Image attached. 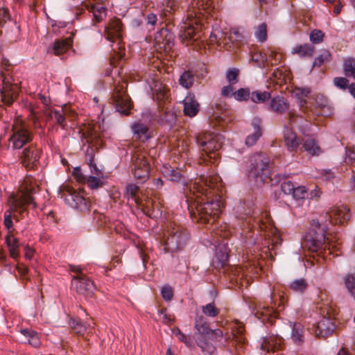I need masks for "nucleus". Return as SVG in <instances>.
I'll return each mask as SVG.
<instances>
[{"label":"nucleus","instance_id":"nucleus-1","mask_svg":"<svg viewBox=\"0 0 355 355\" xmlns=\"http://www.w3.org/2000/svg\"><path fill=\"white\" fill-rule=\"evenodd\" d=\"M221 188V178L218 175L202 177L195 183L196 202L189 205L193 220L201 224H213L216 221L223 207L219 195Z\"/></svg>","mask_w":355,"mask_h":355},{"label":"nucleus","instance_id":"nucleus-2","mask_svg":"<svg viewBox=\"0 0 355 355\" xmlns=\"http://www.w3.org/2000/svg\"><path fill=\"white\" fill-rule=\"evenodd\" d=\"M38 189V186L33 182L31 178H26L20 186L19 191L21 194L19 196L12 195L8 198L9 209L4 214V225L7 229L12 226V213L18 211L22 214L26 210V205H33L36 207V203L34 202L31 194L35 193Z\"/></svg>","mask_w":355,"mask_h":355},{"label":"nucleus","instance_id":"nucleus-3","mask_svg":"<svg viewBox=\"0 0 355 355\" xmlns=\"http://www.w3.org/2000/svg\"><path fill=\"white\" fill-rule=\"evenodd\" d=\"M327 224H321L318 220H313L311 227L305 236L303 245L309 251L316 252L318 255L326 256L333 253L334 246L327 242Z\"/></svg>","mask_w":355,"mask_h":355},{"label":"nucleus","instance_id":"nucleus-4","mask_svg":"<svg viewBox=\"0 0 355 355\" xmlns=\"http://www.w3.org/2000/svg\"><path fill=\"white\" fill-rule=\"evenodd\" d=\"M191 7L195 17L192 14L189 17L188 21H185L181 27L180 37L184 42L186 40H196L199 37L200 25L198 24L197 15H202L203 12L209 13L212 10L211 0H192ZM200 17H198L199 18Z\"/></svg>","mask_w":355,"mask_h":355},{"label":"nucleus","instance_id":"nucleus-5","mask_svg":"<svg viewBox=\"0 0 355 355\" xmlns=\"http://www.w3.org/2000/svg\"><path fill=\"white\" fill-rule=\"evenodd\" d=\"M196 141L204 152L200 157L198 163L214 164L218 157V153L216 152L222 147V136L214 132H204L197 136Z\"/></svg>","mask_w":355,"mask_h":355},{"label":"nucleus","instance_id":"nucleus-6","mask_svg":"<svg viewBox=\"0 0 355 355\" xmlns=\"http://www.w3.org/2000/svg\"><path fill=\"white\" fill-rule=\"evenodd\" d=\"M164 250L170 252H176L182 250L189 240L187 230L173 222L168 225L164 233Z\"/></svg>","mask_w":355,"mask_h":355},{"label":"nucleus","instance_id":"nucleus-7","mask_svg":"<svg viewBox=\"0 0 355 355\" xmlns=\"http://www.w3.org/2000/svg\"><path fill=\"white\" fill-rule=\"evenodd\" d=\"M122 23L119 19H111L105 27V37L110 42H117L116 46L112 47L113 56L110 58V64L115 66L116 61L121 60L125 55V48L121 44V42Z\"/></svg>","mask_w":355,"mask_h":355},{"label":"nucleus","instance_id":"nucleus-8","mask_svg":"<svg viewBox=\"0 0 355 355\" xmlns=\"http://www.w3.org/2000/svg\"><path fill=\"white\" fill-rule=\"evenodd\" d=\"M131 171L135 179L146 182L150 175V166L148 153L144 149L137 148L131 156Z\"/></svg>","mask_w":355,"mask_h":355},{"label":"nucleus","instance_id":"nucleus-9","mask_svg":"<svg viewBox=\"0 0 355 355\" xmlns=\"http://www.w3.org/2000/svg\"><path fill=\"white\" fill-rule=\"evenodd\" d=\"M249 173L250 178H260L263 182L269 175L270 159L263 153H256L249 158Z\"/></svg>","mask_w":355,"mask_h":355},{"label":"nucleus","instance_id":"nucleus-10","mask_svg":"<svg viewBox=\"0 0 355 355\" xmlns=\"http://www.w3.org/2000/svg\"><path fill=\"white\" fill-rule=\"evenodd\" d=\"M62 198L69 206L74 209H79L82 212L89 211L90 201L85 198L81 190L76 191L69 186H66L63 189Z\"/></svg>","mask_w":355,"mask_h":355},{"label":"nucleus","instance_id":"nucleus-11","mask_svg":"<svg viewBox=\"0 0 355 355\" xmlns=\"http://www.w3.org/2000/svg\"><path fill=\"white\" fill-rule=\"evenodd\" d=\"M9 142L13 149H19L31 141V135L21 119H16L12 127Z\"/></svg>","mask_w":355,"mask_h":355},{"label":"nucleus","instance_id":"nucleus-12","mask_svg":"<svg viewBox=\"0 0 355 355\" xmlns=\"http://www.w3.org/2000/svg\"><path fill=\"white\" fill-rule=\"evenodd\" d=\"M322 314L326 313L327 317L324 316L317 324L316 326L313 325V331L316 336L326 337L331 335L335 328L336 324L334 322V312L335 310L331 307H320Z\"/></svg>","mask_w":355,"mask_h":355},{"label":"nucleus","instance_id":"nucleus-13","mask_svg":"<svg viewBox=\"0 0 355 355\" xmlns=\"http://www.w3.org/2000/svg\"><path fill=\"white\" fill-rule=\"evenodd\" d=\"M112 99L116 111L124 115L130 114L132 104L123 85L116 86L112 93Z\"/></svg>","mask_w":355,"mask_h":355},{"label":"nucleus","instance_id":"nucleus-14","mask_svg":"<svg viewBox=\"0 0 355 355\" xmlns=\"http://www.w3.org/2000/svg\"><path fill=\"white\" fill-rule=\"evenodd\" d=\"M71 286L76 292L85 297H92L96 291V286L85 275L73 276Z\"/></svg>","mask_w":355,"mask_h":355},{"label":"nucleus","instance_id":"nucleus-15","mask_svg":"<svg viewBox=\"0 0 355 355\" xmlns=\"http://www.w3.org/2000/svg\"><path fill=\"white\" fill-rule=\"evenodd\" d=\"M349 208L346 205L334 207L326 212L322 217L325 222L328 221L332 225H343L350 219Z\"/></svg>","mask_w":355,"mask_h":355},{"label":"nucleus","instance_id":"nucleus-16","mask_svg":"<svg viewBox=\"0 0 355 355\" xmlns=\"http://www.w3.org/2000/svg\"><path fill=\"white\" fill-rule=\"evenodd\" d=\"M41 149L35 145L26 147L20 157L21 163L28 169H35L39 163Z\"/></svg>","mask_w":355,"mask_h":355},{"label":"nucleus","instance_id":"nucleus-17","mask_svg":"<svg viewBox=\"0 0 355 355\" xmlns=\"http://www.w3.org/2000/svg\"><path fill=\"white\" fill-rule=\"evenodd\" d=\"M96 125H84L78 129L80 139L83 144H91L95 146L101 145L100 133L96 130Z\"/></svg>","mask_w":355,"mask_h":355},{"label":"nucleus","instance_id":"nucleus-18","mask_svg":"<svg viewBox=\"0 0 355 355\" xmlns=\"http://www.w3.org/2000/svg\"><path fill=\"white\" fill-rule=\"evenodd\" d=\"M83 6L92 13V24L95 25L101 22L107 16V8L99 3H96L95 0H86L83 3Z\"/></svg>","mask_w":355,"mask_h":355},{"label":"nucleus","instance_id":"nucleus-19","mask_svg":"<svg viewBox=\"0 0 355 355\" xmlns=\"http://www.w3.org/2000/svg\"><path fill=\"white\" fill-rule=\"evenodd\" d=\"M242 39L241 34L237 30H231L228 35H224L221 31L217 33H211L209 36V40L211 43H218L219 45L221 44H227L229 42L234 43L240 41Z\"/></svg>","mask_w":355,"mask_h":355},{"label":"nucleus","instance_id":"nucleus-20","mask_svg":"<svg viewBox=\"0 0 355 355\" xmlns=\"http://www.w3.org/2000/svg\"><path fill=\"white\" fill-rule=\"evenodd\" d=\"M182 103L184 105L183 112L185 116L193 117L199 112L200 104L193 94L189 92Z\"/></svg>","mask_w":355,"mask_h":355},{"label":"nucleus","instance_id":"nucleus-21","mask_svg":"<svg viewBox=\"0 0 355 355\" xmlns=\"http://www.w3.org/2000/svg\"><path fill=\"white\" fill-rule=\"evenodd\" d=\"M165 101L158 103L157 117L162 123L171 124L175 121L176 115L170 107L165 106Z\"/></svg>","mask_w":355,"mask_h":355},{"label":"nucleus","instance_id":"nucleus-22","mask_svg":"<svg viewBox=\"0 0 355 355\" xmlns=\"http://www.w3.org/2000/svg\"><path fill=\"white\" fill-rule=\"evenodd\" d=\"M289 108L287 101L282 96H276L271 98L268 109L271 112L282 114Z\"/></svg>","mask_w":355,"mask_h":355},{"label":"nucleus","instance_id":"nucleus-23","mask_svg":"<svg viewBox=\"0 0 355 355\" xmlns=\"http://www.w3.org/2000/svg\"><path fill=\"white\" fill-rule=\"evenodd\" d=\"M131 128L134 133V137L142 142L152 137V132L150 131L148 127L144 123H135Z\"/></svg>","mask_w":355,"mask_h":355},{"label":"nucleus","instance_id":"nucleus-24","mask_svg":"<svg viewBox=\"0 0 355 355\" xmlns=\"http://www.w3.org/2000/svg\"><path fill=\"white\" fill-rule=\"evenodd\" d=\"M284 139L287 149L291 151H296L302 141H300L296 134L291 130L286 128L284 133Z\"/></svg>","mask_w":355,"mask_h":355},{"label":"nucleus","instance_id":"nucleus-25","mask_svg":"<svg viewBox=\"0 0 355 355\" xmlns=\"http://www.w3.org/2000/svg\"><path fill=\"white\" fill-rule=\"evenodd\" d=\"M274 309L269 306H259L254 311V315L263 322H268L272 324L275 320Z\"/></svg>","mask_w":355,"mask_h":355},{"label":"nucleus","instance_id":"nucleus-26","mask_svg":"<svg viewBox=\"0 0 355 355\" xmlns=\"http://www.w3.org/2000/svg\"><path fill=\"white\" fill-rule=\"evenodd\" d=\"M251 125L253 129L252 132L249 134L245 139V144L248 147L254 146L262 135L261 121L259 119H254Z\"/></svg>","mask_w":355,"mask_h":355},{"label":"nucleus","instance_id":"nucleus-27","mask_svg":"<svg viewBox=\"0 0 355 355\" xmlns=\"http://www.w3.org/2000/svg\"><path fill=\"white\" fill-rule=\"evenodd\" d=\"M302 148L311 156L320 155L322 150L318 142L311 137H308L302 141Z\"/></svg>","mask_w":355,"mask_h":355},{"label":"nucleus","instance_id":"nucleus-28","mask_svg":"<svg viewBox=\"0 0 355 355\" xmlns=\"http://www.w3.org/2000/svg\"><path fill=\"white\" fill-rule=\"evenodd\" d=\"M73 38L69 36L64 39L56 40L53 43V52L55 55H61L67 51L72 46Z\"/></svg>","mask_w":355,"mask_h":355},{"label":"nucleus","instance_id":"nucleus-29","mask_svg":"<svg viewBox=\"0 0 355 355\" xmlns=\"http://www.w3.org/2000/svg\"><path fill=\"white\" fill-rule=\"evenodd\" d=\"M163 175L170 181L180 182L184 178L183 172L178 168H174L170 166H163L161 169Z\"/></svg>","mask_w":355,"mask_h":355},{"label":"nucleus","instance_id":"nucleus-30","mask_svg":"<svg viewBox=\"0 0 355 355\" xmlns=\"http://www.w3.org/2000/svg\"><path fill=\"white\" fill-rule=\"evenodd\" d=\"M6 242L8 248L10 256L14 259H17L19 256V240L15 238L13 235L8 234L6 236Z\"/></svg>","mask_w":355,"mask_h":355},{"label":"nucleus","instance_id":"nucleus-31","mask_svg":"<svg viewBox=\"0 0 355 355\" xmlns=\"http://www.w3.org/2000/svg\"><path fill=\"white\" fill-rule=\"evenodd\" d=\"M291 338L297 345L302 344L304 340V327L298 322H293L291 325Z\"/></svg>","mask_w":355,"mask_h":355},{"label":"nucleus","instance_id":"nucleus-32","mask_svg":"<svg viewBox=\"0 0 355 355\" xmlns=\"http://www.w3.org/2000/svg\"><path fill=\"white\" fill-rule=\"evenodd\" d=\"M194 327L197 331V334L202 337H207L211 331L206 318L202 315L196 318Z\"/></svg>","mask_w":355,"mask_h":355},{"label":"nucleus","instance_id":"nucleus-33","mask_svg":"<svg viewBox=\"0 0 355 355\" xmlns=\"http://www.w3.org/2000/svg\"><path fill=\"white\" fill-rule=\"evenodd\" d=\"M20 332L28 338V343L33 347H37L40 345L41 342L35 331L29 329H21Z\"/></svg>","mask_w":355,"mask_h":355},{"label":"nucleus","instance_id":"nucleus-34","mask_svg":"<svg viewBox=\"0 0 355 355\" xmlns=\"http://www.w3.org/2000/svg\"><path fill=\"white\" fill-rule=\"evenodd\" d=\"M281 342V338L277 336L275 338L270 336L263 340L261 345V347L263 350H267L268 352L270 350L273 351L280 345Z\"/></svg>","mask_w":355,"mask_h":355},{"label":"nucleus","instance_id":"nucleus-35","mask_svg":"<svg viewBox=\"0 0 355 355\" xmlns=\"http://www.w3.org/2000/svg\"><path fill=\"white\" fill-rule=\"evenodd\" d=\"M343 72L347 77H352L355 80V58L349 57L343 62Z\"/></svg>","mask_w":355,"mask_h":355},{"label":"nucleus","instance_id":"nucleus-36","mask_svg":"<svg viewBox=\"0 0 355 355\" xmlns=\"http://www.w3.org/2000/svg\"><path fill=\"white\" fill-rule=\"evenodd\" d=\"M271 98V94L268 92L254 91L251 92L250 100L255 103H263Z\"/></svg>","mask_w":355,"mask_h":355},{"label":"nucleus","instance_id":"nucleus-37","mask_svg":"<svg viewBox=\"0 0 355 355\" xmlns=\"http://www.w3.org/2000/svg\"><path fill=\"white\" fill-rule=\"evenodd\" d=\"M193 82L194 76L190 71H184L179 79L180 85L186 89L191 87L193 85Z\"/></svg>","mask_w":355,"mask_h":355},{"label":"nucleus","instance_id":"nucleus-38","mask_svg":"<svg viewBox=\"0 0 355 355\" xmlns=\"http://www.w3.org/2000/svg\"><path fill=\"white\" fill-rule=\"evenodd\" d=\"M293 52L301 57L311 56L314 52V46L309 44H304L295 46Z\"/></svg>","mask_w":355,"mask_h":355},{"label":"nucleus","instance_id":"nucleus-39","mask_svg":"<svg viewBox=\"0 0 355 355\" xmlns=\"http://www.w3.org/2000/svg\"><path fill=\"white\" fill-rule=\"evenodd\" d=\"M67 106L61 108V110H55L51 113V118L54 119L57 123H58L63 128L65 127V116L64 115L67 114Z\"/></svg>","mask_w":355,"mask_h":355},{"label":"nucleus","instance_id":"nucleus-40","mask_svg":"<svg viewBox=\"0 0 355 355\" xmlns=\"http://www.w3.org/2000/svg\"><path fill=\"white\" fill-rule=\"evenodd\" d=\"M331 60V54L329 50L322 49L320 51V55L315 59L313 67H320L322 64L330 62Z\"/></svg>","mask_w":355,"mask_h":355},{"label":"nucleus","instance_id":"nucleus-41","mask_svg":"<svg viewBox=\"0 0 355 355\" xmlns=\"http://www.w3.org/2000/svg\"><path fill=\"white\" fill-rule=\"evenodd\" d=\"M163 6V13L166 17L168 15L178 10L179 3L177 0H164Z\"/></svg>","mask_w":355,"mask_h":355},{"label":"nucleus","instance_id":"nucleus-42","mask_svg":"<svg viewBox=\"0 0 355 355\" xmlns=\"http://www.w3.org/2000/svg\"><path fill=\"white\" fill-rule=\"evenodd\" d=\"M70 327L73 330L74 333L83 336L87 331V327L85 324L79 320L71 319L69 321Z\"/></svg>","mask_w":355,"mask_h":355},{"label":"nucleus","instance_id":"nucleus-43","mask_svg":"<svg viewBox=\"0 0 355 355\" xmlns=\"http://www.w3.org/2000/svg\"><path fill=\"white\" fill-rule=\"evenodd\" d=\"M139 190V187L135 184H128L125 188V194L128 198H131L138 204L139 202L138 196Z\"/></svg>","mask_w":355,"mask_h":355},{"label":"nucleus","instance_id":"nucleus-44","mask_svg":"<svg viewBox=\"0 0 355 355\" xmlns=\"http://www.w3.org/2000/svg\"><path fill=\"white\" fill-rule=\"evenodd\" d=\"M289 287L294 292L303 293L306 290L308 284L304 279H298L292 282Z\"/></svg>","mask_w":355,"mask_h":355},{"label":"nucleus","instance_id":"nucleus-45","mask_svg":"<svg viewBox=\"0 0 355 355\" xmlns=\"http://www.w3.org/2000/svg\"><path fill=\"white\" fill-rule=\"evenodd\" d=\"M202 313L207 317L214 318L220 313V309L216 307L214 302L202 306Z\"/></svg>","mask_w":355,"mask_h":355},{"label":"nucleus","instance_id":"nucleus-46","mask_svg":"<svg viewBox=\"0 0 355 355\" xmlns=\"http://www.w3.org/2000/svg\"><path fill=\"white\" fill-rule=\"evenodd\" d=\"M172 332L178 338V339L180 341L184 343L186 345V346L189 347L192 346V341L191 337L182 333L178 327L174 328L172 330Z\"/></svg>","mask_w":355,"mask_h":355},{"label":"nucleus","instance_id":"nucleus-47","mask_svg":"<svg viewBox=\"0 0 355 355\" xmlns=\"http://www.w3.org/2000/svg\"><path fill=\"white\" fill-rule=\"evenodd\" d=\"M345 285L347 288L348 292L355 299V276L352 274H349L345 279Z\"/></svg>","mask_w":355,"mask_h":355},{"label":"nucleus","instance_id":"nucleus-48","mask_svg":"<svg viewBox=\"0 0 355 355\" xmlns=\"http://www.w3.org/2000/svg\"><path fill=\"white\" fill-rule=\"evenodd\" d=\"M235 99L239 101L250 99L251 92L249 88H241L233 93Z\"/></svg>","mask_w":355,"mask_h":355},{"label":"nucleus","instance_id":"nucleus-49","mask_svg":"<svg viewBox=\"0 0 355 355\" xmlns=\"http://www.w3.org/2000/svg\"><path fill=\"white\" fill-rule=\"evenodd\" d=\"M255 35L259 42H265L267 40V26L263 23L257 26Z\"/></svg>","mask_w":355,"mask_h":355},{"label":"nucleus","instance_id":"nucleus-50","mask_svg":"<svg viewBox=\"0 0 355 355\" xmlns=\"http://www.w3.org/2000/svg\"><path fill=\"white\" fill-rule=\"evenodd\" d=\"M196 342L197 345L201 348L202 351L204 352H207L209 354H211L215 350V347L211 343L207 342L204 339H200V338H198Z\"/></svg>","mask_w":355,"mask_h":355},{"label":"nucleus","instance_id":"nucleus-51","mask_svg":"<svg viewBox=\"0 0 355 355\" xmlns=\"http://www.w3.org/2000/svg\"><path fill=\"white\" fill-rule=\"evenodd\" d=\"M292 195L295 200H299L307 198L309 194L305 187L301 186L295 187Z\"/></svg>","mask_w":355,"mask_h":355},{"label":"nucleus","instance_id":"nucleus-52","mask_svg":"<svg viewBox=\"0 0 355 355\" xmlns=\"http://www.w3.org/2000/svg\"><path fill=\"white\" fill-rule=\"evenodd\" d=\"M239 70L236 68L230 69L227 71L226 78L230 85L236 84L238 82Z\"/></svg>","mask_w":355,"mask_h":355},{"label":"nucleus","instance_id":"nucleus-53","mask_svg":"<svg viewBox=\"0 0 355 355\" xmlns=\"http://www.w3.org/2000/svg\"><path fill=\"white\" fill-rule=\"evenodd\" d=\"M324 34L320 30L315 29L310 34V40L315 44H319L323 41Z\"/></svg>","mask_w":355,"mask_h":355},{"label":"nucleus","instance_id":"nucleus-54","mask_svg":"<svg viewBox=\"0 0 355 355\" xmlns=\"http://www.w3.org/2000/svg\"><path fill=\"white\" fill-rule=\"evenodd\" d=\"M232 341L235 343L236 345L241 347L245 342V338L243 334V331L238 329L235 332L233 333Z\"/></svg>","mask_w":355,"mask_h":355},{"label":"nucleus","instance_id":"nucleus-55","mask_svg":"<svg viewBox=\"0 0 355 355\" xmlns=\"http://www.w3.org/2000/svg\"><path fill=\"white\" fill-rule=\"evenodd\" d=\"M87 184L89 187L91 189H97L102 185L101 180L96 177L89 176L87 179H86Z\"/></svg>","mask_w":355,"mask_h":355},{"label":"nucleus","instance_id":"nucleus-56","mask_svg":"<svg viewBox=\"0 0 355 355\" xmlns=\"http://www.w3.org/2000/svg\"><path fill=\"white\" fill-rule=\"evenodd\" d=\"M207 337L214 341H220L223 337V334L219 329L214 330L211 329L209 334Z\"/></svg>","mask_w":355,"mask_h":355},{"label":"nucleus","instance_id":"nucleus-57","mask_svg":"<svg viewBox=\"0 0 355 355\" xmlns=\"http://www.w3.org/2000/svg\"><path fill=\"white\" fill-rule=\"evenodd\" d=\"M295 187V185L291 181L284 182L281 185L282 191L285 194H292Z\"/></svg>","mask_w":355,"mask_h":355},{"label":"nucleus","instance_id":"nucleus-58","mask_svg":"<svg viewBox=\"0 0 355 355\" xmlns=\"http://www.w3.org/2000/svg\"><path fill=\"white\" fill-rule=\"evenodd\" d=\"M10 19V15L7 8H0V27H2L7 21Z\"/></svg>","mask_w":355,"mask_h":355},{"label":"nucleus","instance_id":"nucleus-59","mask_svg":"<svg viewBox=\"0 0 355 355\" xmlns=\"http://www.w3.org/2000/svg\"><path fill=\"white\" fill-rule=\"evenodd\" d=\"M334 85L340 89H345L348 86L349 81L344 77H336L334 79Z\"/></svg>","mask_w":355,"mask_h":355},{"label":"nucleus","instance_id":"nucleus-60","mask_svg":"<svg viewBox=\"0 0 355 355\" xmlns=\"http://www.w3.org/2000/svg\"><path fill=\"white\" fill-rule=\"evenodd\" d=\"M216 257L221 263V266H223L227 262L229 255L227 252H223L220 249H219L216 250Z\"/></svg>","mask_w":355,"mask_h":355},{"label":"nucleus","instance_id":"nucleus-61","mask_svg":"<svg viewBox=\"0 0 355 355\" xmlns=\"http://www.w3.org/2000/svg\"><path fill=\"white\" fill-rule=\"evenodd\" d=\"M73 175L75 178V179L81 183L85 182L86 181V177L81 172V170L79 167H76L73 168Z\"/></svg>","mask_w":355,"mask_h":355},{"label":"nucleus","instance_id":"nucleus-62","mask_svg":"<svg viewBox=\"0 0 355 355\" xmlns=\"http://www.w3.org/2000/svg\"><path fill=\"white\" fill-rule=\"evenodd\" d=\"M162 295L164 300L167 301L171 300L173 296L172 288L170 286L163 287L162 289Z\"/></svg>","mask_w":355,"mask_h":355},{"label":"nucleus","instance_id":"nucleus-63","mask_svg":"<svg viewBox=\"0 0 355 355\" xmlns=\"http://www.w3.org/2000/svg\"><path fill=\"white\" fill-rule=\"evenodd\" d=\"M346 161L353 162L355 161V146L352 147L346 148Z\"/></svg>","mask_w":355,"mask_h":355},{"label":"nucleus","instance_id":"nucleus-64","mask_svg":"<svg viewBox=\"0 0 355 355\" xmlns=\"http://www.w3.org/2000/svg\"><path fill=\"white\" fill-rule=\"evenodd\" d=\"M166 312V308H162L159 311V313L161 315H163V319H162L163 322L168 324V323L171 322L173 320V319L171 318V315H168Z\"/></svg>","mask_w":355,"mask_h":355}]
</instances>
